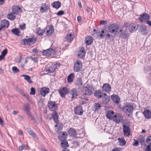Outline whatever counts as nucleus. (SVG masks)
Returning a JSON list of instances; mask_svg holds the SVG:
<instances>
[{
	"label": "nucleus",
	"mask_w": 151,
	"mask_h": 151,
	"mask_svg": "<svg viewBox=\"0 0 151 151\" xmlns=\"http://www.w3.org/2000/svg\"><path fill=\"white\" fill-rule=\"evenodd\" d=\"M122 110L128 116H129L132 114L133 107L131 103H127L126 105L123 106Z\"/></svg>",
	"instance_id": "obj_1"
},
{
	"label": "nucleus",
	"mask_w": 151,
	"mask_h": 151,
	"mask_svg": "<svg viewBox=\"0 0 151 151\" xmlns=\"http://www.w3.org/2000/svg\"><path fill=\"white\" fill-rule=\"evenodd\" d=\"M37 37L34 36L27 39H24L22 40V44L27 45L28 46H30L34 44L37 41Z\"/></svg>",
	"instance_id": "obj_2"
},
{
	"label": "nucleus",
	"mask_w": 151,
	"mask_h": 151,
	"mask_svg": "<svg viewBox=\"0 0 151 151\" xmlns=\"http://www.w3.org/2000/svg\"><path fill=\"white\" fill-rule=\"evenodd\" d=\"M55 50L53 48H49L46 50H43L42 54L44 56H49L55 55Z\"/></svg>",
	"instance_id": "obj_3"
},
{
	"label": "nucleus",
	"mask_w": 151,
	"mask_h": 151,
	"mask_svg": "<svg viewBox=\"0 0 151 151\" xmlns=\"http://www.w3.org/2000/svg\"><path fill=\"white\" fill-rule=\"evenodd\" d=\"M48 108L51 111H56L58 108V105L55 101H49L48 104Z\"/></svg>",
	"instance_id": "obj_4"
},
{
	"label": "nucleus",
	"mask_w": 151,
	"mask_h": 151,
	"mask_svg": "<svg viewBox=\"0 0 151 151\" xmlns=\"http://www.w3.org/2000/svg\"><path fill=\"white\" fill-rule=\"evenodd\" d=\"M82 68V63L81 61L77 60L74 64V70L76 72L80 71Z\"/></svg>",
	"instance_id": "obj_5"
},
{
	"label": "nucleus",
	"mask_w": 151,
	"mask_h": 151,
	"mask_svg": "<svg viewBox=\"0 0 151 151\" xmlns=\"http://www.w3.org/2000/svg\"><path fill=\"white\" fill-rule=\"evenodd\" d=\"M58 91L60 96L63 98H65L66 95L69 92V89L66 87L60 88Z\"/></svg>",
	"instance_id": "obj_6"
},
{
	"label": "nucleus",
	"mask_w": 151,
	"mask_h": 151,
	"mask_svg": "<svg viewBox=\"0 0 151 151\" xmlns=\"http://www.w3.org/2000/svg\"><path fill=\"white\" fill-rule=\"evenodd\" d=\"M82 92L84 95L90 96L92 93L91 87L84 86L81 90Z\"/></svg>",
	"instance_id": "obj_7"
},
{
	"label": "nucleus",
	"mask_w": 151,
	"mask_h": 151,
	"mask_svg": "<svg viewBox=\"0 0 151 151\" xmlns=\"http://www.w3.org/2000/svg\"><path fill=\"white\" fill-rule=\"evenodd\" d=\"M138 25L136 22L132 23L129 24V29L131 32H133L137 30Z\"/></svg>",
	"instance_id": "obj_8"
},
{
	"label": "nucleus",
	"mask_w": 151,
	"mask_h": 151,
	"mask_svg": "<svg viewBox=\"0 0 151 151\" xmlns=\"http://www.w3.org/2000/svg\"><path fill=\"white\" fill-rule=\"evenodd\" d=\"M123 116L120 114L115 115L113 120L116 123L119 124L123 121Z\"/></svg>",
	"instance_id": "obj_9"
},
{
	"label": "nucleus",
	"mask_w": 151,
	"mask_h": 151,
	"mask_svg": "<svg viewBox=\"0 0 151 151\" xmlns=\"http://www.w3.org/2000/svg\"><path fill=\"white\" fill-rule=\"evenodd\" d=\"M123 132L125 137H129L130 135V130L129 127L123 124Z\"/></svg>",
	"instance_id": "obj_10"
},
{
	"label": "nucleus",
	"mask_w": 151,
	"mask_h": 151,
	"mask_svg": "<svg viewBox=\"0 0 151 151\" xmlns=\"http://www.w3.org/2000/svg\"><path fill=\"white\" fill-rule=\"evenodd\" d=\"M118 29V26L115 24H112L109 26L108 30L110 32H116Z\"/></svg>",
	"instance_id": "obj_11"
},
{
	"label": "nucleus",
	"mask_w": 151,
	"mask_h": 151,
	"mask_svg": "<svg viewBox=\"0 0 151 151\" xmlns=\"http://www.w3.org/2000/svg\"><path fill=\"white\" fill-rule=\"evenodd\" d=\"M57 68V65L53 64L50 66L46 67L45 68V71L48 73H52L55 72Z\"/></svg>",
	"instance_id": "obj_12"
},
{
	"label": "nucleus",
	"mask_w": 151,
	"mask_h": 151,
	"mask_svg": "<svg viewBox=\"0 0 151 151\" xmlns=\"http://www.w3.org/2000/svg\"><path fill=\"white\" fill-rule=\"evenodd\" d=\"M74 38V35L73 33H70V34H68L65 37V42H67L68 43H70L73 40Z\"/></svg>",
	"instance_id": "obj_13"
},
{
	"label": "nucleus",
	"mask_w": 151,
	"mask_h": 151,
	"mask_svg": "<svg viewBox=\"0 0 151 151\" xmlns=\"http://www.w3.org/2000/svg\"><path fill=\"white\" fill-rule=\"evenodd\" d=\"M12 12L14 14H17L18 13L22 12V9L19 6L14 5L12 8Z\"/></svg>",
	"instance_id": "obj_14"
},
{
	"label": "nucleus",
	"mask_w": 151,
	"mask_h": 151,
	"mask_svg": "<svg viewBox=\"0 0 151 151\" xmlns=\"http://www.w3.org/2000/svg\"><path fill=\"white\" fill-rule=\"evenodd\" d=\"M150 16L149 14L146 13H143L142 14L140 15L139 19L141 22L145 20H148L150 19Z\"/></svg>",
	"instance_id": "obj_15"
},
{
	"label": "nucleus",
	"mask_w": 151,
	"mask_h": 151,
	"mask_svg": "<svg viewBox=\"0 0 151 151\" xmlns=\"http://www.w3.org/2000/svg\"><path fill=\"white\" fill-rule=\"evenodd\" d=\"M103 91L101 90H96L94 93V96L98 99H100L103 96Z\"/></svg>",
	"instance_id": "obj_16"
},
{
	"label": "nucleus",
	"mask_w": 151,
	"mask_h": 151,
	"mask_svg": "<svg viewBox=\"0 0 151 151\" xmlns=\"http://www.w3.org/2000/svg\"><path fill=\"white\" fill-rule=\"evenodd\" d=\"M46 29L47 30L46 34L47 36L51 35L53 33L54 29L52 25H50L46 27Z\"/></svg>",
	"instance_id": "obj_17"
},
{
	"label": "nucleus",
	"mask_w": 151,
	"mask_h": 151,
	"mask_svg": "<svg viewBox=\"0 0 151 151\" xmlns=\"http://www.w3.org/2000/svg\"><path fill=\"white\" fill-rule=\"evenodd\" d=\"M75 114L77 115H81L83 114V110L82 106H78L75 108Z\"/></svg>",
	"instance_id": "obj_18"
},
{
	"label": "nucleus",
	"mask_w": 151,
	"mask_h": 151,
	"mask_svg": "<svg viewBox=\"0 0 151 151\" xmlns=\"http://www.w3.org/2000/svg\"><path fill=\"white\" fill-rule=\"evenodd\" d=\"M83 84L82 81L80 78H77L75 83V87L77 89H79L82 86Z\"/></svg>",
	"instance_id": "obj_19"
},
{
	"label": "nucleus",
	"mask_w": 151,
	"mask_h": 151,
	"mask_svg": "<svg viewBox=\"0 0 151 151\" xmlns=\"http://www.w3.org/2000/svg\"><path fill=\"white\" fill-rule=\"evenodd\" d=\"M86 51L84 48H81L77 52V57L79 58H82L84 56Z\"/></svg>",
	"instance_id": "obj_20"
},
{
	"label": "nucleus",
	"mask_w": 151,
	"mask_h": 151,
	"mask_svg": "<svg viewBox=\"0 0 151 151\" xmlns=\"http://www.w3.org/2000/svg\"><path fill=\"white\" fill-rule=\"evenodd\" d=\"M51 117L55 123L56 124L58 123L59 117L58 113L56 111H52L51 114Z\"/></svg>",
	"instance_id": "obj_21"
},
{
	"label": "nucleus",
	"mask_w": 151,
	"mask_h": 151,
	"mask_svg": "<svg viewBox=\"0 0 151 151\" xmlns=\"http://www.w3.org/2000/svg\"><path fill=\"white\" fill-rule=\"evenodd\" d=\"M50 89L49 88L43 87L40 91V93L42 96L45 97L47 94L50 92Z\"/></svg>",
	"instance_id": "obj_22"
},
{
	"label": "nucleus",
	"mask_w": 151,
	"mask_h": 151,
	"mask_svg": "<svg viewBox=\"0 0 151 151\" xmlns=\"http://www.w3.org/2000/svg\"><path fill=\"white\" fill-rule=\"evenodd\" d=\"M111 98L114 103L116 104H119L120 102V98L118 95L114 94L111 96Z\"/></svg>",
	"instance_id": "obj_23"
},
{
	"label": "nucleus",
	"mask_w": 151,
	"mask_h": 151,
	"mask_svg": "<svg viewBox=\"0 0 151 151\" xmlns=\"http://www.w3.org/2000/svg\"><path fill=\"white\" fill-rule=\"evenodd\" d=\"M85 41L86 45H89L92 43L93 39L91 36H88L86 37Z\"/></svg>",
	"instance_id": "obj_24"
},
{
	"label": "nucleus",
	"mask_w": 151,
	"mask_h": 151,
	"mask_svg": "<svg viewBox=\"0 0 151 151\" xmlns=\"http://www.w3.org/2000/svg\"><path fill=\"white\" fill-rule=\"evenodd\" d=\"M139 30L140 32H142L143 35H146L148 33V32L147 31V27L144 24H142L140 27Z\"/></svg>",
	"instance_id": "obj_25"
},
{
	"label": "nucleus",
	"mask_w": 151,
	"mask_h": 151,
	"mask_svg": "<svg viewBox=\"0 0 151 151\" xmlns=\"http://www.w3.org/2000/svg\"><path fill=\"white\" fill-rule=\"evenodd\" d=\"M102 88L103 91H104L106 92H108L110 91L111 87L109 84L105 83L103 84Z\"/></svg>",
	"instance_id": "obj_26"
},
{
	"label": "nucleus",
	"mask_w": 151,
	"mask_h": 151,
	"mask_svg": "<svg viewBox=\"0 0 151 151\" xmlns=\"http://www.w3.org/2000/svg\"><path fill=\"white\" fill-rule=\"evenodd\" d=\"M70 94L71 95V98L72 99L76 98L78 96V92L75 88H73L71 90Z\"/></svg>",
	"instance_id": "obj_27"
},
{
	"label": "nucleus",
	"mask_w": 151,
	"mask_h": 151,
	"mask_svg": "<svg viewBox=\"0 0 151 151\" xmlns=\"http://www.w3.org/2000/svg\"><path fill=\"white\" fill-rule=\"evenodd\" d=\"M101 108V104L99 103H95L93 107V110L95 112H98Z\"/></svg>",
	"instance_id": "obj_28"
},
{
	"label": "nucleus",
	"mask_w": 151,
	"mask_h": 151,
	"mask_svg": "<svg viewBox=\"0 0 151 151\" xmlns=\"http://www.w3.org/2000/svg\"><path fill=\"white\" fill-rule=\"evenodd\" d=\"M27 132L30 135H31L35 139H39L37 135L34 132L32 129L30 128L28 129Z\"/></svg>",
	"instance_id": "obj_29"
},
{
	"label": "nucleus",
	"mask_w": 151,
	"mask_h": 151,
	"mask_svg": "<svg viewBox=\"0 0 151 151\" xmlns=\"http://www.w3.org/2000/svg\"><path fill=\"white\" fill-rule=\"evenodd\" d=\"M68 134L70 136L75 137L77 135L76 130L74 129L70 128L68 131Z\"/></svg>",
	"instance_id": "obj_30"
},
{
	"label": "nucleus",
	"mask_w": 151,
	"mask_h": 151,
	"mask_svg": "<svg viewBox=\"0 0 151 151\" xmlns=\"http://www.w3.org/2000/svg\"><path fill=\"white\" fill-rule=\"evenodd\" d=\"M48 9V6L46 4H43L40 6V11L41 13H43L46 12Z\"/></svg>",
	"instance_id": "obj_31"
},
{
	"label": "nucleus",
	"mask_w": 151,
	"mask_h": 151,
	"mask_svg": "<svg viewBox=\"0 0 151 151\" xmlns=\"http://www.w3.org/2000/svg\"><path fill=\"white\" fill-rule=\"evenodd\" d=\"M67 134L66 133L63 132H62V135H60L58 137V138L61 141H63L66 139Z\"/></svg>",
	"instance_id": "obj_32"
},
{
	"label": "nucleus",
	"mask_w": 151,
	"mask_h": 151,
	"mask_svg": "<svg viewBox=\"0 0 151 151\" xmlns=\"http://www.w3.org/2000/svg\"><path fill=\"white\" fill-rule=\"evenodd\" d=\"M114 112L113 111H108L106 113V116L108 119L110 120L113 119L114 116Z\"/></svg>",
	"instance_id": "obj_33"
},
{
	"label": "nucleus",
	"mask_w": 151,
	"mask_h": 151,
	"mask_svg": "<svg viewBox=\"0 0 151 151\" xmlns=\"http://www.w3.org/2000/svg\"><path fill=\"white\" fill-rule=\"evenodd\" d=\"M36 30L37 34L40 36H42L45 31V29H42L40 27L36 28Z\"/></svg>",
	"instance_id": "obj_34"
},
{
	"label": "nucleus",
	"mask_w": 151,
	"mask_h": 151,
	"mask_svg": "<svg viewBox=\"0 0 151 151\" xmlns=\"http://www.w3.org/2000/svg\"><path fill=\"white\" fill-rule=\"evenodd\" d=\"M143 114L145 118L150 119L151 117V111L148 110H145L143 112Z\"/></svg>",
	"instance_id": "obj_35"
},
{
	"label": "nucleus",
	"mask_w": 151,
	"mask_h": 151,
	"mask_svg": "<svg viewBox=\"0 0 151 151\" xmlns=\"http://www.w3.org/2000/svg\"><path fill=\"white\" fill-rule=\"evenodd\" d=\"M52 6L54 8L58 9L61 6V3L59 1H55L52 4Z\"/></svg>",
	"instance_id": "obj_36"
},
{
	"label": "nucleus",
	"mask_w": 151,
	"mask_h": 151,
	"mask_svg": "<svg viewBox=\"0 0 151 151\" xmlns=\"http://www.w3.org/2000/svg\"><path fill=\"white\" fill-rule=\"evenodd\" d=\"M74 78V74L73 73H71L68 76L67 78L68 83H71L73 81V79Z\"/></svg>",
	"instance_id": "obj_37"
},
{
	"label": "nucleus",
	"mask_w": 151,
	"mask_h": 151,
	"mask_svg": "<svg viewBox=\"0 0 151 151\" xmlns=\"http://www.w3.org/2000/svg\"><path fill=\"white\" fill-rule=\"evenodd\" d=\"M9 25V21L6 20H3L2 21V24L1 26L4 28H6L8 27Z\"/></svg>",
	"instance_id": "obj_38"
},
{
	"label": "nucleus",
	"mask_w": 151,
	"mask_h": 151,
	"mask_svg": "<svg viewBox=\"0 0 151 151\" xmlns=\"http://www.w3.org/2000/svg\"><path fill=\"white\" fill-rule=\"evenodd\" d=\"M138 140L139 142L141 145H142L143 143L145 142V139L144 136L141 135H139Z\"/></svg>",
	"instance_id": "obj_39"
},
{
	"label": "nucleus",
	"mask_w": 151,
	"mask_h": 151,
	"mask_svg": "<svg viewBox=\"0 0 151 151\" xmlns=\"http://www.w3.org/2000/svg\"><path fill=\"white\" fill-rule=\"evenodd\" d=\"M62 142L61 143V145L63 148H66V147H69V145L67 141L65 140L62 141Z\"/></svg>",
	"instance_id": "obj_40"
},
{
	"label": "nucleus",
	"mask_w": 151,
	"mask_h": 151,
	"mask_svg": "<svg viewBox=\"0 0 151 151\" xmlns=\"http://www.w3.org/2000/svg\"><path fill=\"white\" fill-rule=\"evenodd\" d=\"M29 107L28 104H26L23 106V109L27 114L30 112L29 109Z\"/></svg>",
	"instance_id": "obj_41"
},
{
	"label": "nucleus",
	"mask_w": 151,
	"mask_h": 151,
	"mask_svg": "<svg viewBox=\"0 0 151 151\" xmlns=\"http://www.w3.org/2000/svg\"><path fill=\"white\" fill-rule=\"evenodd\" d=\"M119 145L121 146L125 145L126 143V141L124 138H118Z\"/></svg>",
	"instance_id": "obj_42"
},
{
	"label": "nucleus",
	"mask_w": 151,
	"mask_h": 151,
	"mask_svg": "<svg viewBox=\"0 0 151 151\" xmlns=\"http://www.w3.org/2000/svg\"><path fill=\"white\" fill-rule=\"evenodd\" d=\"M110 97L109 96H104L102 100L103 104L104 105H106L109 101Z\"/></svg>",
	"instance_id": "obj_43"
},
{
	"label": "nucleus",
	"mask_w": 151,
	"mask_h": 151,
	"mask_svg": "<svg viewBox=\"0 0 151 151\" xmlns=\"http://www.w3.org/2000/svg\"><path fill=\"white\" fill-rule=\"evenodd\" d=\"M22 77H24V79L26 80L28 83H32V81L30 79V77L27 75L23 74L22 75Z\"/></svg>",
	"instance_id": "obj_44"
},
{
	"label": "nucleus",
	"mask_w": 151,
	"mask_h": 151,
	"mask_svg": "<svg viewBox=\"0 0 151 151\" xmlns=\"http://www.w3.org/2000/svg\"><path fill=\"white\" fill-rule=\"evenodd\" d=\"M129 34L125 32H122L120 34L121 37L123 39H127L129 36Z\"/></svg>",
	"instance_id": "obj_45"
},
{
	"label": "nucleus",
	"mask_w": 151,
	"mask_h": 151,
	"mask_svg": "<svg viewBox=\"0 0 151 151\" xmlns=\"http://www.w3.org/2000/svg\"><path fill=\"white\" fill-rule=\"evenodd\" d=\"M14 14L13 12L9 13L7 16L8 18L11 20H14L16 18V16Z\"/></svg>",
	"instance_id": "obj_46"
},
{
	"label": "nucleus",
	"mask_w": 151,
	"mask_h": 151,
	"mask_svg": "<svg viewBox=\"0 0 151 151\" xmlns=\"http://www.w3.org/2000/svg\"><path fill=\"white\" fill-rule=\"evenodd\" d=\"M12 32L16 35H19L20 32L19 30L17 28H14L12 30Z\"/></svg>",
	"instance_id": "obj_47"
},
{
	"label": "nucleus",
	"mask_w": 151,
	"mask_h": 151,
	"mask_svg": "<svg viewBox=\"0 0 151 151\" xmlns=\"http://www.w3.org/2000/svg\"><path fill=\"white\" fill-rule=\"evenodd\" d=\"M58 124V130L56 132L57 133H59L61 131H62L63 126L62 124L61 123H59Z\"/></svg>",
	"instance_id": "obj_48"
},
{
	"label": "nucleus",
	"mask_w": 151,
	"mask_h": 151,
	"mask_svg": "<svg viewBox=\"0 0 151 151\" xmlns=\"http://www.w3.org/2000/svg\"><path fill=\"white\" fill-rule=\"evenodd\" d=\"M29 117L34 122H35L36 121V120L35 119L34 116L32 114L31 112H30L29 113H28L27 114Z\"/></svg>",
	"instance_id": "obj_49"
},
{
	"label": "nucleus",
	"mask_w": 151,
	"mask_h": 151,
	"mask_svg": "<svg viewBox=\"0 0 151 151\" xmlns=\"http://www.w3.org/2000/svg\"><path fill=\"white\" fill-rule=\"evenodd\" d=\"M146 142L148 145L151 146V136L148 137L146 139Z\"/></svg>",
	"instance_id": "obj_50"
},
{
	"label": "nucleus",
	"mask_w": 151,
	"mask_h": 151,
	"mask_svg": "<svg viewBox=\"0 0 151 151\" xmlns=\"http://www.w3.org/2000/svg\"><path fill=\"white\" fill-rule=\"evenodd\" d=\"M31 91L30 94L32 95H34L35 93V91L34 88L31 87L30 89Z\"/></svg>",
	"instance_id": "obj_51"
},
{
	"label": "nucleus",
	"mask_w": 151,
	"mask_h": 151,
	"mask_svg": "<svg viewBox=\"0 0 151 151\" xmlns=\"http://www.w3.org/2000/svg\"><path fill=\"white\" fill-rule=\"evenodd\" d=\"M12 70L15 73H17L19 72V70L15 66H14L12 68Z\"/></svg>",
	"instance_id": "obj_52"
},
{
	"label": "nucleus",
	"mask_w": 151,
	"mask_h": 151,
	"mask_svg": "<svg viewBox=\"0 0 151 151\" xmlns=\"http://www.w3.org/2000/svg\"><path fill=\"white\" fill-rule=\"evenodd\" d=\"M7 50L5 48L1 52V54L5 56L7 53Z\"/></svg>",
	"instance_id": "obj_53"
},
{
	"label": "nucleus",
	"mask_w": 151,
	"mask_h": 151,
	"mask_svg": "<svg viewBox=\"0 0 151 151\" xmlns=\"http://www.w3.org/2000/svg\"><path fill=\"white\" fill-rule=\"evenodd\" d=\"M30 58L32 60L34 61L35 63H37L38 62V60L37 58L32 56L30 57Z\"/></svg>",
	"instance_id": "obj_54"
},
{
	"label": "nucleus",
	"mask_w": 151,
	"mask_h": 151,
	"mask_svg": "<svg viewBox=\"0 0 151 151\" xmlns=\"http://www.w3.org/2000/svg\"><path fill=\"white\" fill-rule=\"evenodd\" d=\"M145 151H151V145H147L145 150Z\"/></svg>",
	"instance_id": "obj_55"
},
{
	"label": "nucleus",
	"mask_w": 151,
	"mask_h": 151,
	"mask_svg": "<svg viewBox=\"0 0 151 151\" xmlns=\"http://www.w3.org/2000/svg\"><path fill=\"white\" fill-rule=\"evenodd\" d=\"M134 143L133 144V145L135 146H137L138 145V142L135 139H134Z\"/></svg>",
	"instance_id": "obj_56"
},
{
	"label": "nucleus",
	"mask_w": 151,
	"mask_h": 151,
	"mask_svg": "<svg viewBox=\"0 0 151 151\" xmlns=\"http://www.w3.org/2000/svg\"><path fill=\"white\" fill-rule=\"evenodd\" d=\"M19 27L20 29L22 30H24L25 28V24H21L20 25Z\"/></svg>",
	"instance_id": "obj_57"
},
{
	"label": "nucleus",
	"mask_w": 151,
	"mask_h": 151,
	"mask_svg": "<svg viewBox=\"0 0 151 151\" xmlns=\"http://www.w3.org/2000/svg\"><path fill=\"white\" fill-rule=\"evenodd\" d=\"M64 12L62 10H61L58 12L57 13V15L58 16L62 15L64 14Z\"/></svg>",
	"instance_id": "obj_58"
},
{
	"label": "nucleus",
	"mask_w": 151,
	"mask_h": 151,
	"mask_svg": "<svg viewBox=\"0 0 151 151\" xmlns=\"http://www.w3.org/2000/svg\"><path fill=\"white\" fill-rule=\"evenodd\" d=\"M122 149L120 148H118V147H116L113 148L112 151H121Z\"/></svg>",
	"instance_id": "obj_59"
},
{
	"label": "nucleus",
	"mask_w": 151,
	"mask_h": 151,
	"mask_svg": "<svg viewBox=\"0 0 151 151\" xmlns=\"http://www.w3.org/2000/svg\"><path fill=\"white\" fill-rule=\"evenodd\" d=\"M100 24H107V22L106 21L101 20L100 21Z\"/></svg>",
	"instance_id": "obj_60"
},
{
	"label": "nucleus",
	"mask_w": 151,
	"mask_h": 151,
	"mask_svg": "<svg viewBox=\"0 0 151 151\" xmlns=\"http://www.w3.org/2000/svg\"><path fill=\"white\" fill-rule=\"evenodd\" d=\"M33 52L35 53H37L39 52L37 48H34L32 50Z\"/></svg>",
	"instance_id": "obj_61"
},
{
	"label": "nucleus",
	"mask_w": 151,
	"mask_h": 151,
	"mask_svg": "<svg viewBox=\"0 0 151 151\" xmlns=\"http://www.w3.org/2000/svg\"><path fill=\"white\" fill-rule=\"evenodd\" d=\"M0 124L2 126H3L4 125V123L3 119L0 117Z\"/></svg>",
	"instance_id": "obj_62"
},
{
	"label": "nucleus",
	"mask_w": 151,
	"mask_h": 151,
	"mask_svg": "<svg viewBox=\"0 0 151 151\" xmlns=\"http://www.w3.org/2000/svg\"><path fill=\"white\" fill-rule=\"evenodd\" d=\"M129 24L127 22H125L123 25V27H125L127 28L128 26L129 27Z\"/></svg>",
	"instance_id": "obj_63"
},
{
	"label": "nucleus",
	"mask_w": 151,
	"mask_h": 151,
	"mask_svg": "<svg viewBox=\"0 0 151 151\" xmlns=\"http://www.w3.org/2000/svg\"><path fill=\"white\" fill-rule=\"evenodd\" d=\"M146 22L149 26H151V21L147 20L146 21Z\"/></svg>",
	"instance_id": "obj_64"
}]
</instances>
